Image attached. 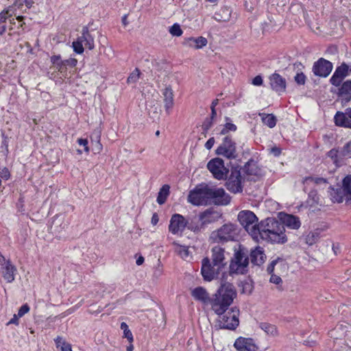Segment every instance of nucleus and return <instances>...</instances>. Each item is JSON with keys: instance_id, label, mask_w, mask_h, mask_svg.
Masks as SVG:
<instances>
[{"instance_id": "4be33fe9", "label": "nucleus", "mask_w": 351, "mask_h": 351, "mask_svg": "<svg viewBox=\"0 0 351 351\" xmlns=\"http://www.w3.org/2000/svg\"><path fill=\"white\" fill-rule=\"evenodd\" d=\"M0 271L4 280L8 282H12L15 279L17 269L11 262H8L6 265L0 267Z\"/></svg>"}, {"instance_id": "58836bf2", "label": "nucleus", "mask_w": 351, "mask_h": 351, "mask_svg": "<svg viewBox=\"0 0 351 351\" xmlns=\"http://www.w3.org/2000/svg\"><path fill=\"white\" fill-rule=\"evenodd\" d=\"M348 117L346 113L337 112L334 117L336 125L343 127L345 125Z\"/></svg>"}, {"instance_id": "bf43d9fd", "label": "nucleus", "mask_w": 351, "mask_h": 351, "mask_svg": "<svg viewBox=\"0 0 351 351\" xmlns=\"http://www.w3.org/2000/svg\"><path fill=\"white\" fill-rule=\"evenodd\" d=\"M270 282L276 285H278L282 282V279L278 276L271 275L270 278Z\"/></svg>"}, {"instance_id": "4c0bfd02", "label": "nucleus", "mask_w": 351, "mask_h": 351, "mask_svg": "<svg viewBox=\"0 0 351 351\" xmlns=\"http://www.w3.org/2000/svg\"><path fill=\"white\" fill-rule=\"evenodd\" d=\"M263 123L270 128H273L276 125V117L272 114H265L262 117Z\"/></svg>"}, {"instance_id": "8fccbe9b", "label": "nucleus", "mask_w": 351, "mask_h": 351, "mask_svg": "<svg viewBox=\"0 0 351 351\" xmlns=\"http://www.w3.org/2000/svg\"><path fill=\"white\" fill-rule=\"evenodd\" d=\"M213 119H211L210 117H207L205 119L203 124H202V129L204 131L207 132L209 130L213 125Z\"/></svg>"}, {"instance_id": "20e7f679", "label": "nucleus", "mask_w": 351, "mask_h": 351, "mask_svg": "<svg viewBox=\"0 0 351 351\" xmlns=\"http://www.w3.org/2000/svg\"><path fill=\"white\" fill-rule=\"evenodd\" d=\"M249 263V251L243 245H239L237 248L234 249V254L230 262V275L246 274L248 272Z\"/></svg>"}, {"instance_id": "4468645a", "label": "nucleus", "mask_w": 351, "mask_h": 351, "mask_svg": "<svg viewBox=\"0 0 351 351\" xmlns=\"http://www.w3.org/2000/svg\"><path fill=\"white\" fill-rule=\"evenodd\" d=\"M332 70V64L323 58H321L317 61L315 62L313 66V72L314 75L322 77H326L328 76Z\"/></svg>"}, {"instance_id": "09e8293b", "label": "nucleus", "mask_w": 351, "mask_h": 351, "mask_svg": "<svg viewBox=\"0 0 351 351\" xmlns=\"http://www.w3.org/2000/svg\"><path fill=\"white\" fill-rule=\"evenodd\" d=\"M343 79V78H342L341 77H339L336 73H334L330 80V82L332 85H334L335 86H339L341 84Z\"/></svg>"}, {"instance_id": "f257e3e1", "label": "nucleus", "mask_w": 351, "mask_h": 351, "mask_svg": "<svg viewBox=\"0 0 351 351\" xmlns=\"http://www.w3.org/2000/svg\"><path fill=\"white\" fill-rule=\"evenodd\" d=\"M188 201L195 206L207 205L210 201L216 205L225 206L230 203V196L222 188H213L202 184L189 192Z\"/></svg>"}, {"instance_id": "2eb2a0df", "label": "nucleus", "mask_w": 351, "mask_h": 351, "mask_svg": "<svg viewBox=\"0 0 351 351\" xmlns=\"http://www.w3.org/2000/svg\"><path fill=\"white\" fill-rule=\"evenodd\" d=\"M186 218L180 214H173L170 219L169 231L173 234L182 233L186 228Z\"/></svg>"}, {"instance_id": "c85d7f7f", "label": "nucleus", "mask_w": 351, "mask_h": 351, "mask_svg": "<svg viewBox=\"0 0 351 351\" xmlns=\"http://www.w3.org/2000/svg\"><path fill=\"white\" fill-rule=\"evenodd\" d=\"M186 220V228L193 232H199L204 228L202 221L199 219V217H189Z\"/></svg>"}, {"instance_id": "f8f14e48", "label": "nucleus", "mask_w": 351, "mask_h": 351, "mask_svg": "<svg viewBox=\"0 0 351 351\" xmlns=\"http://www.w3.org/2000/svg\"><path fill=\"white\" fill-rule=\"evenodd\" d=\"M222 269V268H218V266H214L213 262L208 257L202 260L201 274L205 281L210 282L217 278Z\"/></svg>"}, {"instance_id": "9b49d317", "label": "nucleus", "mask_w": 351, "mask_h": 351, "mask_svg": "<svg viewBox=\"0 0 351 351\" xmlns=\"http://www.w3.org/2000/svg\"><path fill=\"white\" fill-rule=\"evenodd\" d=\"M215 153L228 159H236L238 157L236 143L230 136H226L223 138L222 143L217 148Z\"/></svg>"}, {"instance_id": "393cba45", "label": "nucleus", "mask_w": 351, "mask_h": 351, "mask_svg": "<svg viewBox=\"0 0 351 351\" xmlns=\"http://www.w3.org/2000/svg\"><path fill=\"white\" fill-rule=\"evenodd\" d=\"M338 96L342 103H348L351 100V80L344 82L339 88Z\"/></svg>"}, {"instance_id": "052dcab7", "label": "nucleus", "mask_w": 351, "mask_h": 351, "mask_svg": "<svg viewBox=\"0 0 351 351\" xmlns=\"http://www.w3.org/2000/svg\"><path fill=\"white\" fill-rule=\"evenodd\" d=\"M277 263V261H273L270 263V264L267 266V271L269 273V274H272L274 270V267L275 265H276Z\"/></svg>"}, {"instance_id": "473e14b6", "label": "nucleus", "mask_w": 351, "mask_h": 351, "mask_svg": "<svg viewBox=\"0 0 351 351\" xmlns=\"http://www.w3.org/2000/svg\"><path fill=\"white\" fill-rule=\"evenodd\" d=\"M51 62L56 70L63 73L66 72V68L64 66V60L61 59L60 55H54L51 57Z\"/></svg>"}, {"instance_id": "bb28decb", "label": "nucleus", "mask_w": 351, "mask_h": 351, "mask_svg": "<svg viewBox=\"0 0 351 351\" xmlns=\"http://www.w3.org/2000/svg\"><path fill=\"white\" fill-rule=\"evenodd\" d=\"M162 95L165 111L167 114H169L174 104L173 93L171 88L166 87L162 92Z\"/></svg>"}, {"instance_id": "aec40b11", "label": "nucleus", "mask_w": 351, "mask_h": 351, "mask_svg": "<svg viewBox=\"0 0 351 351\" xmlns=\"http://www.w3.org/2000/svg\"><path fill=\"white\" fill-rule=\"evenodd\" d=\"M234 348L239 351H257L258 347L252 338L240 337L236 339L234 343Z\"/></svg>"}, {"instance_id": "dca6fc26", "label": "nucleus", "mask_w": 351, "mask_h": 351, "mask_svg": "<svg viewBox=\"0 0 351 351\" xmlns=\"http://www.w3.org/2000/svg\"><path fill=\"white\" fill-rule=\"evenodd\" d=\"M68 227V221H65L62 217L56 216L51 222V231L60 239L64 237V232Z\"/></svg>"}, {"instance_id": "de8ad7c7", "label": "nucleus", "mask_w": 351, "mask_h": 351, "mask_svg": "<svg viewBox=\"0 0 351 351\" xmlns=\"http://www.w3.org/2000/svg\"><path fill=\"white\" fill-rule=\"evenodd\" d=\"M12 16V13H10V10H4L0 13V23H5V21Z\"/></svg>"}, {"instance_id": "b1692460", "label": "nucleus", "mask_w": 351, "mask_h": 351, "mask_svg": "<svg viewBox=\"0 0 351 351\" xmlns=\"http://www.w3.org/2000/svg\"><path fill=\"white\" fill-rule=\"evenodd\" d=\"M281 222L284 228L286 226L292 230H298L302 224L300 217L291 214H285Z\"/></svg>"}, {"instance_id": "5701e85b", "label": "nucleus", "mask_w": 351, "mask_h": 351, "mask_svg": "<svg viewBox=\"0 0 351 351\" xmlns=\"http://www.w3.org/2000/svg\"><path fill=\"white\" fill-rule=\"evenodd\" d=\"M250 258L253 265L260 266L265 263L266 255L263 248L258 246L250 251L249 254V258Z\"/></svg>"}, {"instance_id": "72a5a7b5", "label": "nucleus", "mask_w": 351, "mask_h": 351, "mask_svg": "<svg viewBox=\"0 0 351 351\" xmlns=\"http://www.w3.org/2000/svg\"><path fill=\"white\" fill-rule=\"evenodd\" d=\"M327 156L332 159L333 163L337 167H340L343 165L342 159L340 157V149L335 148L331 149L327 153Z\"/></svg>"}, {"instance_id": "f03ea898", "label": "nucleus", "mask_w": 351, "mask_h": 351, "mask_svg": "<svg viewBox=\"0 0 351 351\" xmlns=\"http://www.w3.org/2000/svg\"><path fill=\"white\" fill-rule=\"evenodd\" d=\"M260 236L258 241L263 239L271 243H285L287 241L285 228L281 221L268 217L259 223Z\"/></svg>"}, {"instance_id": "6ab92c4d", "label": "nucleus", "mask_w": 351, "mask_h": 351, "mask_svg": "<svg viewBox=\"0 0 351 351\" xmlns=\"http://www.w3.org/2000/svg\"><path fill=\"white\" fill-rule=\"evenodd\" d=\"M221 215L222 214L219 210L210 208L199 214V219L202 221V224L205 226L208 223L218 221Z\"/></svg>"}, {"instance_id": "1a4fd4ad", "label": "nucleus", "mask_w": 351, "mask_h": 351, "mask_svg": "<svg viewBox=\"0 0 351 351\" xmlns=\"http://www.w3.org/2000/svg\"><path fill=\"white\" fill-rule=\"evenodd\" d=\"M236 226L232 223H226L216 231H213L210 239L215 243H224L232 241L236 234Z\"/></svg>"}, {"instance_id": "cd10ccee", "label": "nucleus", "mask_w": 351, "mask_h": 351, "mask_svg": "<svg viewBox=\"0 0 351 351\" xmlns=\"http://www.w3.org/2000/svg\"><path fill=\"white\" fill-rule=\"evenodd\" d=\"M208 43V40L205 37L199 36L197 38L190 37L184 40V44L189 47L196 49H202Z\"/></svg>"}, {"instance_id": "79ce46f5", "label": "nucleus", "mask_w": 351, "mask_h": 351, "mask_svg": "<svg viewBox=\"0 0 351 351\" xmlns=\"http://www.w3.org/2000/svg\"><path fill=\"white\" fill-rule=\"evenodd\" d=\"M169 32L173 36H180L183 32L180 25L175 23L170 27Z\"/></svg>"}, {"instance_id": "6e6d98bb", "label": "nucleus", "mask_w": 351, "mask_h": 351, "mask_svg": "<svg viewBox=\"0 0 351 351\" xmlns=\"http://www.w3.org/2000/svg\"><path fill=\"white\" fill-rule=\"evenodd\" d=\"M56 346L58 348H60L63 346V344H66L68 342L65 341L62 337L58 336L55 339Z\"/></svg>"}, {"instance_id": "a19ab883", "label": "nucleus", "mask_w": 351, "mask_h": 351, "mask_svg": "<svg viewBox=\"0 0 351 351\" xmlns=\"http://www.w3.org/2000/svg\"><path fill=\"white\" fill-rule=\"evenodd\" d=\"M335 73H336L339 77L344 78L348 75V66L346 63H343L336 69Z\"/></svg>"}, {"instance_id": "f704fd0d", "label": "nucleus", "mask_w": 351, "mask_h": 351, "mask_svg": "<svg viewBox=\"0 0 351 351\" xmlns=\"http://www.w3.org/2000/svg\"><path fill=\"white\" fill-rule=\"evenodd\" d=\"M169 189L170 186L168 184H165L161 187L157 197V202L158 204L162 205L165 204L169 195Z\"/></svg>"}, {"instance_id": "39448f33", "label": "nucleus", "mask_w": 351, "mask_h": 351, "mask_svg": "<svg viewBox=\"0 0 351 351\" xmlns=\"http://www.w3.org/2000/svg\"><path fill=\"white\" fill-rule=\"evenodd\" d=\"M302 183L304 185V191H306L307 187L313 185V188L311 189L308 194L307 203L310 206H315L317 205H321L319 195L317 193V189H324L328 184V180L318 176H306L303 178Z\"/></svg>"}, {"instance_id": "f3484780", "label": "nucleus", "mask_w": 351, "mask_h": 351, "mask_svg": "<svg viewBox=\"0 0 351 351\" xmlns=\"http://www.w3.org/2000/svg\"><path fill=\"white\" fill-rule=\"evenodd\" d=\"M324 230V228H317L313 230L305 232L299 238V239L301 242H303L307 245L312 246L313 245L317 243L320 238L323 237L322 233Z\"/></svg>"}, {"instance_id": "e2e57ef3", "label": "nucleus", "mask_w": 351, "mask_h": 351, "mask_svg": "<svg viewBox=\"0 0 351 351\" xmlns=\"http://www.w3.org/2000/svg\"><path fill=\"white\" fill-rule=\"evenodd\" d=\"M19 317L17 316V314H14L13 317L8 322L7 325H10V324L19 325Z\"/></svg>"}, {"instance_id": "3c124183", "label": "nucleus", "mask_w": 351, "mask_h": 351, "mask_svg": "<svg viewBox=\"0 0 351 351\" xmlns=\"http://www.w3.org/2000/svg\"><path fill=\"white\" fill-rule=\"evenodd\" d=\"M225 120L226 121V124L224 125V127L228 130V132H235L237 129V126L232 123H230L229 121H230V119L228 117H225Z\"/></svg>"}, {"instance_id": "6e6552de", "label": "nucleus", "mask_w": 351, "mask_h": 351, "mask_svg": "<svg viewBox=\"0 0 351 351\" xmlns=\"http://www.w3.org/2000/svg\"><path fill=\"white\" fill-rule=\"evenodd\" d=\"M226 186L232 193H239L243 191L244 178L241 176V167L239 165L232 166L226 174Z\"/></svg>"}, {"instance_id": "49530a36", "label": "nucleus", "mask_w": 351, "mask_h": 351, "mask_svg": "<svg viewBox=\"0 0 351 351\" xmlns=\"http://www.w3.org/2000/svg\"><path fill=\"white\" fill-rule=\"evenodd\" d=\"M72 45L75 53L81 54L84 52L83 43H80V41L75 40L73 42Z\"/></svg>"}, {"instance_id": "0eeeda50", "label": "nucleus", "mask_w": 351, "mask_h": 351, "mask_svg": "<svg viewBox=\"0 0 351 351\" xmlns=\"http://www.w3.org/2000/svg\"><path fill=\"white\" fill-rule=\"evenodd\" d=\"M238 220L253 239L258 241L259 223L256 215L250 210H242L238 215Z\"/></svg>"}, {"instance_id": "a878e982", "label": "nucleus", "mask_w": 351, "mask_h": 351, "mask_svg": "<svg viewBox=\"0 0 351 351\" xmlns=\"http://www.w3.org/2000/svg\"><path fill=\"white\" fill-rule=\"evenodd\" d=\"M191 295L195 300L200 301L204 304H209L211 299L206 289L202 287H198L194 289L192 291Z\"/></svg>"}, {"instance_id": "13d9d810", "label": "nucleus", "mask_w": 351, "mask_h": 351, "mask_svg": "<svg viewBox=\"0 0 351 351\" xmlns=\"http://www.w3.org/2000/svg\"><path fill=\"white\" fill-rule=\"evenodd\" d=\"M263 80L261 75H257L252 80V84L255 86H261L263 84Z\"/></svg>"}, {"instance_id": "412c9836", "label": "nucleus", "mask_w": 351, "mask_h": 351, "mask_svg": "<svg viewBox=\"0 0 351 351\" xmlns=\"http://www.w3.org/2000/svg\"><path fill=\"white\" fill-rule=\"evenodd\" d=\"M211 252L210 261L214 264V266H218V268L224 269L227 264L225 261L224 249L219 246H215L212 248Z\"/></svg>"}, {"instance_id": "37998d69", "label": "nucleus", "mask_w": 351, "mask_h": 351, "mask_svg": "<svg viewBox=\"0 0 351 351\" xmlns=\"http://www.w3.org/2000/svg\"><path fill=\"white\" fill-rule=\"evenodd\" d=\"M84 45L86 48H88L90 50L94 49V37L90 34V32H88V35L86 36Z\"/></svg>"}, {"instance_id": "e433bc0d", "label": "nucleus", "mask_w": 351, "mask_h": 351, "mask_svg": "<svg viewBox=\"0 0 351 351\" xmlns=\"http://www.w3.org/2000/svg\"><path fill=\"white\" fill-rule=\"evenodd\" d=\"M260 327L263 330L267 335L271 336H276L278 334L277 328L275 325L269 323H261Z\"/></svg>"}, {"instance_id": "c756f323", "label": "nucleus", "mask_w": 351, "mask_h": 351, "mask_svg": "<svg viewBox=\"0 0 351 351\" xmlns=\"http://www.w3.org/2000/svg\"><path fill=\"white\" fill-rule=\"evenodd\" d=\"M348 328V326L346 325H343L342 324H338L335 328L329 332V335L330 337L334 339H341L346 336Z\"/></svg>"}, {"instance_id": "774afa93", "label": "nucleus", "mask_w": 351, "mask_h": 351, "mask_svg": "<svg viewBox=\"0 0 351 351\" xmlns=\"http://www.w3.org/2000/svg\"><path fill=\"white\" fill-rule=\"evenodd\" d=\"M61 351H72L71 345L69 343L66 344H63V346L61 347Z\"/></svg>"}, {"instance_id": "c03bdc74", "label": "nucleus", "mask_w": 351, "mask_h": 351, "mask_svg": "<svg viewBox=\"0 0 351 351\" xmlns=\"http://www.w3.org/2000/svg\"><path fill=\"white\" fill-rule=\"evenodd\" d=\"M141 72L138 69H135V70L129 75L128 77V83H135L139 78Z\"/></svg>"}, {"instance_id": "a211bd4d", "label": "nucleus", "mask_w": 351, "mask_h": 351, "mask_svg": "<svg viewBox=\"0 0 351 351\" xmlns=\"http://www.w3.org/2000/svg\"><path fill=\"white\" fill-rule=\"evenodd\" d=\"M269 80L271 88L278 93V95L285 92L287 86L286 80L280 74L274 73L269 76Z\"/></svg>"}, {"instance_id": "864d4df0", "label": "nucleus", "mask_w": 351, "mask_h": 351, "mask_svg": "<svg viewBox=\"0 0 351 351\" xmlns=\"http://www.w3.org/2000/svg\"><path fill=\"white\" fill-rule=\"evenodd\" d=\"M29 311V306H28L27 304H25L22 305L21 306V308H19L18 313H17V316H19V317H21L25 314L28 313Z\"/></svg>"}, {"instance_id": "a18cd8bd", "label": "nucleus", "mask_w": 351, "mask_h": 351, "mask_svg": "<svg viewBox=\"0 0 351 351\" xmlns=\"http://www.w3.org/2000/svg\"><path fill=\"white\" fill-rule=\"evenodd\" d=\"M294 80L298 85H304L306 77L302 72H298L294 77Z\"/></svg>"}, {"instance_id": "2f4dec72", "label": "nucleus", "mask_w": 351, "mask_h": 351, "mask_svg": "<svg viewBox=\"0 0 351 351\" xmlns=\"http://www.w3.org/2000/svg\"><path fill=\"white\" fill-rule=\"evenodd\" d=\"M232 10L230 8H221L218 12L215 14V19L217 21L226 22L228 21L231 17Z\"/></svg>"}, {"instance_id": "c9c22d12", "label": "nucleus", "mask_w": 351, "mask_h": 351, "mask_svg": "<svg viewBox=\"0 0 351 351\" xmlns=\"http://www.w3.org/2000/svg\"><path fill=\"white\" fill-rule=\"evenodd\" d=\"M340 157L343 162L345 160L351 158V141L340 149Z\"/></svg>"}, {"instance_id": "0e129e2a", "label": "nucleus", "mask_w": 351, "mask_h": 351, "mask_svg": "<svg viewBox=\"0 0 351 351\" xmlns=\"http://www.w3.org/2000/svg\"><path fill=\"white\" fill-rule=\"evenodd\" d=\"M0 176L8 179L10 177V172L7 168H3L0 172Z\"/></svg>"}, {"instance_id": "5fc2aeb1", "label": "nucleus", "mask_w": 351, "mask_h": 351, "mask_svg": "<svg viewBox=\"0 0 351 351\" xmlns=\"http://www.w3.org/2000/svg\"><path fill=\"white\" fill-rule=\"evenodd\" d=\"M77 60L75 58H69L64 60V66L66 68L67 66L74 67L76 66Z\"/></svg>"}, {"instance_id": "ddd939ff", "label": "nucleus", "mask_w": 351, "mask_h": 351, "mask_svg": "<svg viewBox=\"0 0 351 351\" xmlns=\"http://www.w3.org/2000/svg\"><path fill=\"white\" fill-rule=\"evenodd\" d=\"M207 168L213 176L219 180H224L226 178V174L229 173V169L224 165V161L220 158L210 160L207 163Z\"/></svg>"}, {"instance_id": "69168bd1", "label": "nucleus", "mask_w": 351, "mask_h": 351, "mask_svg": "<svg viewBox=\"0 0 351 351\" xmlns=\"http://www.w3.org/2000/svg\"><path fill=\"white\" fill-rule=\"evenodd\" d=\"M271 153L275 156H278L281 154V149L277 147H274L271 149Z\"/></svg>"}, {"instance_id": "7ed1b4c3", "label": "nucleus", "mask_w": 351, "mask_h": 351, "mask_svg": "<svg viewBox=\"0 0 351 351\" xmlns=\"http://www.w3.org/2000/svg\"><path fill=\"white\" fill-rule=\"evenodd\" d=\"M237 297V291L232 283L223 282L217 292L213 295L209 304L211 309L218 315H221L228 310L229 306Z\"/></svg>"}, {"instance_id": "ea45409f", "label": "nucleus", "mask_w": 351, "mask_h": 351, "mask_svg": "<svg viewBox=\"0 0 351 351\" xmlns=\"http://www.w3.org/2000/svg\"><path fill=\"white\" fill-rule=\"evenodd\" d=\"M121 329L123 330L124 337L126 338L130 343H132L133 341V335L127 324L122 322L121 324Z\"/></svg>"}, {"instance_id": "7c9ffc66", "label": "nucleus", "mask_w": 351, "mask_h": 351, "mask_svg": "<svg viewBox=\"0 0 351 351\" xmlns=\"http://www.w3.org/2000/svg\"><path fill=\"white\" fill-rule=\"evenodd\" d=\"M243 171L247 176H255L258 174V169L256 162L250 159L243 166Z\"/></svg>"}, {"instance_id": "4d7b16f0", "label": "nucleus", "mask_w": 351, "mask_h": 351, "mask_svg": "<svg viewBox=\"0 0 351 351\" xmlns=\"http://www.w3.org/2000/svg\"><path fill=\"white\" fill-rule=\"evenodd\" d=\"M215 143V138L214 137H211L207 141L206 143H205V147L210 150L214 145Z\"/></svg>"}, {"instance_id": "423d86ee", "label": "nucleus", "mask_w": 351, "mask_h": 351, "mask_svg": "<svg viewBox=\"0 0 351 351\" xmlns=\"http://www.w3.org/2000/svg\"><path fill=\"white\" fill-rule=\"evenodd\" d=\"M328 193L333 202L341 203L343 200L351 205V174L346 176L342 180V186L334 188L328 187Z\"/></svg>"}, {"instance_id": "680f3d73", "label": "nucleus", "mask_w": 351, "mask_h": 351, "mask_svg": "<svg viewBox=\"0 0 351 351\" xmlns=\"http://www.w3.org/2000/svg\"><path fill=\"white\" fill-rule=\"evenodd\" d=\"M77 143H79V145L84 146L85 151H86V152L88 151V147L87 146L88 141L86 139H85V138H79L77 140Z\"/></svg>"}, {"instance_id": "338daca9", "label": "nucleus", "mask_w": 351, "mask_h": 351, "mask_svg": "<svg viewBox=\"0 0 351 351\" xmlns=\"http://www.w3.org/2000/svg\"><path fill=\"white\" fill-rule=\"evenodd\" d=\"M159 221L158 215L156 213H154L152 217L151 222L154 226H156Z\"/></svg>"}, {"instance_id": "603ef678", "label": "nucleus", "mask_w": 351, "mask_h": 351, "mask_svg": "<svg viewBox=\"0 0 351 351\" xmlns=\"http://www.w3.org/2000/svg\"><path fill=\"white\" fill-rule=\"evenodd\" d=\"M89 32L88 28L86 26L83 27L82 30V36L78 37L77 40L80 41L82 43H84L86 36Z\"/></svg>"}, {"instance_id": "9d476101", "label": "nucleus", "mask_w": 351, "mask_h": 351, "mask_svg": "<svg viewBox=\"0 0 351 351\" xmlns=\"http://www.w3.org/2000/svg\"><path fill=\"white\" fill-rule=\"evenodd\" d=\"M239 309L237 307H232L225 313L219 315V326L220 328L234 330L239 324Z\"/></svg>"}]
</instances>
